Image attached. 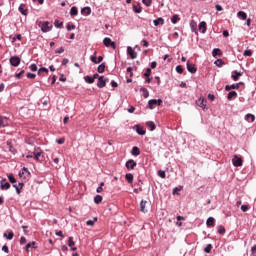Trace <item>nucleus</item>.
I'll list each match as a JSON object with an SVG mask.
<instances>
[{"instance_id": "obj_1", "label": "nucleus", "mask_w": 256, "mask_h": 256, "mask_svg": "<svg viewBox=\"0 0 256 256\" xmlns=\"http://www.w3.org/2000/svg\"><path fill=\"white\" fill-rule=\"evenodd\" d=\"M39 27L41 28V31L43 33H49V31H51V29H53V25L46 21V22H39Z\"/></svg>"}, {"instance_id": "obj_2", "label": "nucleus", "mask_w": 256, "mask_h": 256, "mask_svg": "<svg viewBox=\"0 0 256 256\" xmlns=\"http://www.w3.org/2000/svg\"><path fill=\"white\" fill-rule=\"evenodd\" d=\"M43 155V150L39 147H35L33 150V157L35 161H41V156Z\"/></svg>"}, {"instance_id": "obj_3", "label": "nucleus", "mask_w": 256, "mask_h": 256, "mask_svg": "<svg viewBox=\"0 0 256 256\" xmlns=\"http://www.w3.org/2000/svg\"><path fill=\"white\" fill-rule=\"evenodd\" d=\"M10 65H12V67H19V65H21V58L19 56L10 57Z\"/></svg>"}, {"instance_id": "obj_4", "label": "nucleus", "mask_w": 256, "mask_h": 256, "mask_svg": "<svg viewBox=\"0 0 256 256\" xmlns=\"http://www.w3.org/2000/svg\"><path fill=\"white\" fill-rule=\"evenodd\" d=\"M103 44L105 45V47H112V49H117V45L109 37L104 38Z\"/></svg>"}, {"instance_id": "obj_5", "label": "nucleus", "mask_w": 256, "mask_h": 256, "mask_svg": "<svg viewBox=\"0 0 256 256\" xmlns=\"http://www.w3.org/2000/svg\"><path fill=\"white\" fill-rule=\"evenodd\" d=\"M163 103V100L161 99H152V100H149L148 102V106H149V109H154L155 105H158V107H161V104Z\"/></svg>"}, {"instance_id": "obj_6", "label": "nucleus", "mask_w": 256, "mask_h": 256, "mask_svg": "<svg viewBox=\"0 0 256 256\" xmlns=\"http://www.w3.org/2000/svg\"><path fill=\"white\" fill-rule=\"evenodd\" d=\"M232 163L234 167H241L243 165V159L239 158V156L235 155L232 159Z\"/></svg>"}, {"instance_id": "obj_7", "label": "nucleus", "mask_w": 256, "mask_h": 256, "mask_svg": "<svg viewBox=\"0 0 256 256\" xmlns=\"http://www.w3.org/2000/svg\"><path fill=\"white\" fill-rule=\"evenodd\" d=\"M0 187L2 191H7L11 188V184H9V182H7V179L4 178L0 181Z\"/></svg>"}, {"instance_id": "obj_8", "label": "nucleus", "mask_w": 256, "mask_h": 256, "mask_svg": "<svg viewBox=\"0 0 256 256\" xmlns=\"http://www.w3.org/2000/svg\"><path fill=\"white\" fill-rule=\"evenodd\" d=\"M196 105L201 107V109H207V100H205V98H199L196 101Z\"/></svg>"}, {"instance_id": "obj_9", "label": "nucleus", "mask_w": 256, "mask_h": 256, "mask_svg": "<svg viewBox=\"0 0 256 256\" xmlns=\"http://www.w3.org/2000/svg\"><path fill=\"white\" fill-rule=\"evenodd\" d=\"M127 53L131 57V59H137V52H135V50H133L131 46L127 47Z\"/></svg>"}, {"instance_id": "obj_10", "label": "nucleus", "mask_w": 256, "mask_h": 256, "mask_svg": "<svg viewBox=\"0 0 256 256\" xmlns=\"http://www.w3.org/2000/svg\"><path fill=\"white\" fill-rule=\"evenodd\" d=\"M106 83H105V77L104 76H100L99 80L97 82V87H99V89H103V87H106Z\"/></svg>"}, {"instance_id": "obj_11", "label": "nucleus", "mask_w": 256, "mask_h": 256, "mask_svg": "<svg viewBox=\"0 0 256 256\" xmlns=\"http://www.w3.org/2000/svg\"><path fill=\"white\" fill-rule=\"evenodd\" d=\"M137 167V162L135 160H128L126 162V169H135Z\"/></svg>"}, {"instance_id": "obj_12", "label": "nucleus", "mask_w": 256, "mask_h": 256, "mask_svg": "<svg viewBox=\"0 0 256 256\" xmlns=\"http://www.w3.org/2000/svg\"><path fill=\"white\" fill-rule=\"evenodd\" d=\"M68 246L71 248V251H77V247H75V241L71 236L68 238Z\"/></svg>"}, {"instance_id": "obj_13", "label": "nucleus", "mask_w": 256, "mask_h": 256, "mask_svg": "<svg viewBox=\"0 0 256 256\" xmlns=\"http://www.w3.org/2000/svg\"><path fill=\"white\" fill-rule=\"evenodd\" d=\"M187 70L189 73H197V68L195 67V64L187 62Z\"/></svg>"}, {"instance_id": "obj_14", "label": "nucleus", "mask_w": 256, "mask_h": 256, "mask_svg": "<svg viewBox=\"0 0 256 256\" xmlns=\"http://www.w3.org/2000/svg\"><path fill=\"white\" fill-rule=\"evenodd\" d=\"M13 187L16 189V192L18 195H21V189H23V187H25V183L20 182L18 185H13Z\"/></svg>"}, {"instance_id": "obj_15", "label": "nucleus", "mask_w": 256, "mask_h": 256, "mask_svg": "<svg viewBox=\"0 0 256 256\" xmlns=\"http://www.w3.org/2000/svg\"><path fill=\"white\" fill-rule=\"evenodd\" d=\"M135 128H136V133H138V135H145V133H147L144 127L136 125Z\"/></svg>"}, {"instance_id": "obj_16", "label": "nucleus", "mask_w": 256, "mask_h": 256, "mask_svg": "<svg viewBox=\"0 0 256 256\" xmlns=\"http://www.w3.org/2000/svg\"><path fill=\"white\" fill-rule=\"evenodd\" d=\"M242 76H243V72H237L236 70L232 74V79L233 81H239V77H242Z\"/></svg>"}, {"instance_id": "obj_17", "label": "nucleus", "mask_w": 256, "mask_h": 256, "mask_svg": "<svg viewBox=\"0 0 256 256\" xmlns=\"http://www.w3.org/2000/svg\"><path fill=\"white\" fill-rule=\"evenodd\" d=\"M147 201H145V200H142L141 201V203H140V211L142 212V213H147V209H146V207H147Z\"/></svg>"}, {"instance_id": "obj_18", "label": "nucleus", "mask_w": 256, "mask_h": 256, "mask_svg": "<svg viewBox=\"0 0 256 256\" xmlns=\"http://www.w3.org/2000/svg\"><path fill=\"white\" fill-rule=\"evenodd\" d=\"M199 31L202 33H207V23L205 21L199 24Z\"/></svg>"}, {"instance_id": "obj_19", "label": "nucleus", "mask_w": 256, "mask_h": 256, "mask_svg": "<svg viewBox=\"0 0 256 256\" xmlns=\"http://www.w3.org/2000/svg\"><path fill=\"white\" fill-rule=\"evenodd\" d=\"M9 125V120L0 116V127H7Z\"/></svg>"}, {"instance_id": "obj_20", "label": "nucleus", "mask_w": 256, "mask_h": 256, "mask_svg": "<svg viewBox=\"0 0 256 256\" xmlns=\"http://www.w3.org/2000/svg\"><path fill=\"white\" fill-rule=\"evenodd\" d=\"M207 227H215V218L209 217L206 221Z\"/></svg>"}, {"instance_id": "obj_21", "label": "nucleus", "mask_w": 256, "mask_h": 256, "mask_svg": "<svg viewBox=\"0 0 256 256\" xmlns=\"http://www.w3.org/2000/svg\"><path fill=\"white\" fill-rule=\"evenodd\" d=\"M146 127H148L150 131H155L156 129L155 122L153 121L146 122Z\"/></svg>"}, {"instance_id": "obj_22", "label": "nucleus", "mask_w": 256, "mask_h": 256, "mask_svg": "<svg viewBox=\"0 0 256 256\" xmlns=\"http://www.w3.org/2000/svg\"><path fill=\"white\" fill-rule=\"evenodd\" d=\"M237 17H239V19H242V21H246L247 19V13H245L244 11H239L237 13Z\"/></svg>"}, {"instance_id": "obj_23", "label": "nucleus", "mask_w": 256, "mask_h": 256, "mask_svg": "<svg viewBox=\"0 0 256 256\" xmlns=\"http://www.w3.org/2000/svg\"><path fill=\"white\" fill-rule=\"evenodd\" d=\"M132 155H134L135 157L141 155V150L139 149V147L134 146V147L132 148Z\"/></svg>"}, {"instance_id": "obj_24", "label": "nucleus", "mask_w": 256, "mask_h": 256, "mask_svg": "<svg viewBox=\"0 0 256 256\" xmlns=\"http://www.w3.org/2000/svg\"><path fill=\"white\" fill-rule=\"evenodd\" d=\"M155 27H158V25H163L165 23V20L162 17H159L158 19L153 21Z\"/></svg>"}, {"instance_id": "obj_25", "label": "nucleus", "mask_w": 256, "mask_h": 256, "mask_svg": "<svg viewBox=\"0 0 256 256\" xmlns=\"http://www.w3.org/2000/svg\"><path fill=\"white\" fill-rule=\"evenodd\" d=\"M231 89H239V84L226 85L225 91H231Z\"/></svg>"}, {"instance_id": "obj_26", "label": "nucleus", "mask_w": 256, "mask_h": 256, "mask_svg": "<svg viewBox=\"0 0 256 256\" xmlns=\"http://www.w3.org/2000/svg\"><path fill=\"white\" fill-rule=\"evenodd\" d=\"M235 98H237V92L231 91L228 93V96H227L228 101H231V99H235Z\"/></svg>"}, {"instance_id": "obj_27", "label": "nucleus", "mask_w": 256, "mask_h": 256, "mask_svg": "<svg viewBox=\"0 0 256 256\" xmlns=\"http://www.w3.org/2000/svg\"><path fill=\"white\" fill-rule=\"evenodd\" d=\"M78 13H79V10H77V7L73 6V7L70 9V15H71V17L77 16Z\"/></svg>"}, {"instance_id": "obj_28", "label": "nucleus", "mask_w": 256, "mask_h": 256, "mask_svg": "<svg viewBox=\"0 0 256 256\" xmlns=\"http://www.w3.org/2000/svg\"><path fill=\"white\" fill-rule=\"evenodd\" d=\"M37 243L36 242H30L26 245V251H29V249H37Z\"/></svg>"}, {"instance_id": "obj_29", "label": "nucleus", "mask_w": 256, "mask_h": 256, "mask_svg": "<svg viewBox=\"0 0 256 256\" xmlns=\"http://www.w3.org/2000/svg\"><path fill=\"white\" fill-rule=\"evenodd\" d=\"M82 15H91V8L90 7H84L81 10Z\"/></svg>"}, {"instance_id": "obj_30", "label": "nucleus", "mask_w": 256, "mask_h": 256, "mask_svg": "<svg viewBox=\"0 0 256 256\" xmlns=\"http://www.w3.org/2000/svg\"><path fill=\"white\" fill-rule=\"evenodd\" d=\"M144 99H147L149 97V90H147V88H141L140 89Z\"/></svg>"}, {"instance_id": "obj_31", "label": "nucleus", "mask_w": 256, "mask_h": 256, "mask_svg": "<svg viewBox=\"0 0 256 256\" xmlns=\"http://www.w3.org/2000/svg\"><path fill=\"white\" fill-rule=\"evenodd\" d=\"M217 55H219V56H222V55H223V53H221V49H219V48H215V49L212 51V56H213V57H217Z\"/></svg>"}, {"instance_id": "obj_32", "label": "nucleus", "mask_w": 256, "mask_h": 256, "mask_svg": "<svg viewBox=\"0 0 256 256\" xmlns=\"http://www.w3.org/2000/svg\"><path fill=\"white\" fill-rule=\"evenodd\" d=\"M246 121H248V123H253V121H255V115L247 114L246 115Z\"/></svg>"}, {"instance_id": "obj_33", "label": "nucleus", "mask_w": 256, "mask_h": 256, "mask_svg": "<svg viewBox=\"0 0 256 256\" xmlns=\"http://www.w3.org/2000/svg\"><path fill=\"white\" fill-rule=\"evenodd\" d=\"M19 11L22 15H27V9L25 8V4H21L19 6Z\"/></svg>"}, {"instance_id": "obj_34", "label": "nucleus", "mask_w": 256, "mask_h": 256, "mask_svg": "<svg viewBox=\"0 0 256 256\" xmlns=\"http://www.w3.org/2000/svg\"><path fill=\"white\" fill-rule=\"evenodd\" d=\"M101 201H103V196L101 195H96L94 197V203H96L97 205H99V203H101Z\"/></svg>"}, {"instance_id": "obj_35", "label": "nucleus", "mask_w": 256, "mask_h": 256, "mask_svg": "<svg viewBox=\"0 0 256 256\" xmlns=\"http://www.w3.org/2000/svg\"><path fill=\"white\" fill-rule=\"evenodd\" d=\"M84 81H86V83H89L90 85L95 83V80L93 77H90V76H85L84 77Z\"/></svg>"}, {"instance_id": "obj_36", "label": "nucleus", "mask_w": 256, "mask_h": 256, "mask_svg": "<svg viewBox=\"0 0 256 256\" xmlns=\"http://www.w3.org/2000/svg\"><path fill=\"white\" fill-rule=\"evenodd\" d=\"M125 179H126V181H128V183H130V184L133 183V174H131V173L126 174Z\"/></svg>"}, {"instance_id": "obj_37", "label": "nucleus", "mask_w": 256, "mask_h": 256, "mask_svg": "<svg viewBox=\"0 0 256 256\" xmlns=\"http://www.w3.org/2000/svg\"><path fill=\"white\" fill-rule=\"evenodd\" d=\"M98 73H105V63H102L97 68Z\"/></svg>"}, {"instance_id": "obj_38", "label": "nucleus", "mask_w": 256, "mask_h": 256, "mask_svg": "<svg viewBox=\"0 0 256 256\" xmlns=\"http://www.w3.org/2000/svg\"><path fill=\"white\" fill-rule=\"evenodd\" d=\"M179 20H180V18H179V15H177V14L173 15L172 18H171V21H172V23H173L174 25H175L176 23H178Z\"/></svg>"}, {"instance_id": "obj_39", "label": "nucleus", "mask_w": 256, "mask_h": 256, "mask_svg": "<svg viewBox=\"0 0 256 256\" xmlns=\"http://www.w3.org/2000/svg\"><path fill=\"white\" fill-rule=\"evenodd\" d=\"M224 64L225 62H223L222 59H218L214 62V65H216L217 67H223Z\"/></svg>"}, {"instance_id": "obj_40", "label": "nucleus", "mask_w": 256, "mask_h": 256, "mask_svg": "<svg viewBox=\"0 0 256 256\" xmlns=\"http://www.w3.org/2000/svg\"><path fill=\"white\" fill-rule=\"evenodd\" d=\"M8 180H9L10 183H12V184L17 183V179H15V176H13V174H10V175L8 176Z\"/></svg>"}, {"instance_id": "obj_41", "label": "nucleus", "mask_w": 256, "mask_h": 256, "mask_svg": "<svg viewBox=\"0 0 256 256\" xmlns=\"http://www.w3.org/2000/svg\"><path fill=\"white\" fill-rule=\"evenodd\" d=\"M96 221H97V218H94V220H88L86 222V225H88V227H93V225H95Z\"/></svg>"}, {"instance_id": "obj_42", "label": "nucleus", "mask_w": 256, "mask_h": 256, "mask_svg": "<svg viewBox=\"0 0 256 256\" xmlns=\"http://www.w3.org/2000/svg\"><path fill=\"white\" fill-rule=\"evenodd\" d=\"M54 26L57 27L58 29H61V27H63V22H60L59 20H55Z\"/></svg>"}, {"instance_id": "obj_43", "label": "nucleus", "mask_w": 256, "mask_h": 256, "mask_svg": "<svg viewBox=\"0 0 256 256\" xmlns=\"http://www.w3.org/2000/svg\"><path fill=\"white\" fill-rule=\"evenodd\" d=\"M211 249H213V245L208 244V245L204 248V252H205V253H211Z\"/></svg>"}, {"instance_id": "obj_44", "label": "nucleus", "mask_w": 256, "mask_h": 256, "mask_svg": "<svg viewBox=\"0 0 256 256\" xmlns=\"http://www.w3.org/2000/svg\"><path fill=\"white\" fill-rule=\"evenodd\" d=\"M42 73H49V69L42 67L38 70V75H41Z\"/></svg>"}, {"instance_id": "obj_45", "label": "nucleus", "mask_w": 256, "mask_h": 256, "mask_svg": "<svg viewBox=\"0 0 256 256\" xmlns=\"http://www.w3.org/2000/svg\"><path fill=\"white\" fill-rule=\"evenodd\" d=\"M4 237H6L7 239H9L11 241V239H13L14 234L13 231H10L7 235V233H4Z\"/></svg>"}, {"instance_id": "obj_46", "label": "nucleus", "mask_w": 256, "mask_h": 256, "mask_svg": "<svg viewBox=\"0 0 256 256\" xmlns=\"http://www.w3.org/2000/svg\"><path fill=\"white\" fill-rule=\"evenodd\" d=\"M133 11H134V13H141V6L134 5L133 6Z\"/></svg>"}, {"instance_id": "obj_47", "label": "nucleus", "mask_w": 256, "mask_h": 256, "mask_svg": "<svg viewBox=\"0 0 256 256\" xmlns=\"http://www.w3.org/2000/svg\"><path fill=\"white\" fill-rule=\"evenodd\" d=\"M218 233L220 234V235H225V227H223V226H218Z\"/></svg>"}, {"instance_id": "obj_48", "label": "nucleus", "mask_w": 256, "mask_h": 256, "mask_svg": "<svg viewBox=\"0 0 256 256\" xmlns=\"http://www.w3.org/2000/svg\"><path fill=\"white\" fill-rule=\"evenodd\" d=\"M90 59H91L92 63H95V64L98 63V62H97V51L94 52V55L91 56Z\"/></svg>"}, {"instance_id": "obj_49", "label": "nucleus", "mask_w": 256, "mask_h": 256, "mask_svg": "<svg viewBox=\"0 0 256 256\" xmlns=\"http://www.w3.org/2000/svg\"><path fill=\"white\" fill-rule=\"evenodd\" d=\"M142 3L146 5V7H151L153 0H142Z\"/></svg>"}, {"instance_id": "obj_50", "label": "nucleus", "mask_w": 256, "mask_h": 256, "mask_svg": "<svg viewBox=\"0 0 256 256\" xmlns=\"http://www.w3.org/2000/svg\"><path fill=\"white\" fill-rule=\"evenodd\" d=\"M244 57H251L253 55V51L251 50H245L243 53Z\"/></svg>"}, {"instance_id": "obj_51", "label": "nucleus", "mask_w": 256, "mask_h": 256, "mask_svg": "<svg viewBox=\"0 0 256 256\" xmlns=\"http://www.w3.org/2000/svg\"><path fill=\"white\" fill-rule=\"evenodd\" d=\"M144 77H147V78L151 77V68L146 69V72L144 73Z\"/></svg>"}, {"instance_id": "obj_52", "label": "nucleus", "mask_w": 256, "mask_h": 256, "mask_svg": "<svg viewBox=\"0 0 256 256\" xmlns=\"http://www.w3.org/2000/svg\"><path fill=\"white\" fill-rule=\"evenodd\" d=\"M158 175H159V177H161V179H165V177H166L165 171H163V170H159Z\"/></svg>"}, {"instance_id": "obj_53", "label": "nucleus", "mask_w": 256, "mask_h": 256, "mask_svg": "<svg viewBox=\"0 0 256 256\" xmlns=\"http://www.w3.org/2000/svg\"><path fill=\"white\" fill-rule=\"evenodd\" d=\"M25 174H26L28 177H29V175H31V173L29 172V169H27V168L24 167V168L22 169V175H25Z\"/></svg>"}, {"instance_id": "obj_54", "label": "nucleus", "mask_w": 256, "mask_h": 256, "mask_svg": "<svg viewBox=\"0 0 256 256\" xmlns=\"http://www.w3.org/2000/svg\"><path fill=\"white\" fill-rule=\"evenodd\" d=\"M26 77H27L28 79H35L36 75L33 74V73H31V72H28V73L26 74Z\"/></svg>"}, {"instance_id": "obj_55", "label": "nucleus", "mask_w": 256, "mask_h": 256, "mask_svg": "<svg viewBox=\"0 0 256 256\" xmlns=\"http://www.w3.org/2000/svg\"><path fill=\"white\" fill-rule=\"evenodd\" d=\"M24 73H25V70H21L20 73L15 75L16 79H21V76H23Z\"/></svg>"}, {"instance_id": "obj_56", "label": "nucleus", "mask_w": 256, "mask_h": 256, "mask_svg": "<svg viewBox=\"0 0 256 256\" xmlns=\"http://www.w3.org/2000/svg\"><path fill=\"white\" fill-rule=\"evenodd\" d=\"M25 243H27V238H25V236H22L20 238V245H25Z\"/></svg>"}, {"instance_id": "obj_57", "label": "nucleus", "mask_w": 256, "mask_h": 256, "mask_svg": "<svg viewBox=\"0 0 256 256\" xmlns=\"http://www.w3.org/2000/svg\"><path fill=\"white\" fill-rule=\"evenodd\" d=\"M241 210L245 213V212L249 211V206L248 205H242Z\"/></svg>"}, {"instance_id": "obj_58", "label": "nucleus", "mask_w": 256, "mask_h": 256, "mask_svg": "<svg viewBox=\"0 0 256 256\" xmlns=\"http://www.w3.org/2000/svg\"><path fill=\"white\" fill-rule=\"evenodd\" d=\"M176 71L178 72V73H183V66H181V65H178L177 67H176Z\"/></svg>"}, {"instance_id": "obj_59", "label": "nucleus", "mask_w": 256, "mask_h": 256, "mask_svg": "<svg viewBox=\"0 0 256 256\" xmlns=\"http://www.w3.org/2000/svg\"><path fill=\"white\" fill-rule=\"evenodd\" d=\"M66 29H67V31H71V29H75V25H71V24H68L67 26H66Z\"/></svg>"}, {"instance_id": "obj_60", "label": "nucleus", "mask_w": 256, "mask_h": 256, "mask_svg": "<svg viewBox=\"0 0 256 256\" xmlns=\"http://www.w3.org/2000/svg\"><path fill=\"white\" fill-rule=\"evenodd\" d=\"M58 145H63L65 143V138H60L57 140Z\"/></svg>"}, {"instance_id": "obj_61", "label": "nucleus", "mask_w": 256, "mask_h": 256, "mask_svg": "<svg viewBox=\"0 0 256 256\" xmlns=\"http://www.w3.org/2000/svg\"><path fill=\"white\" fill-rule=\"evenodd\" d=\"M30 69L31 71H37V64H31Z\"/></svg>"}, {"instance_id": "obj_62", "label": "nucleus", "mask_w": 256, "mask_h": 256, "mask_svg": "<svg viewBox=\"0 0 256 256\" xmlns=\"http://www.w3.org/2000/svg\"><path fill=\"white\" fill-rule=\"evenodd\" d=\"M2 251H4V253H9V247H7V245H4L2 247Z\"/></svg>"}, {"instance_id": "obj_63", "label": "nucleus", "mask_w": 256, "mask_h": 256, "mask_svg": "<svg viewBox=\"0 0 256 256\" xmlns=\"http://www.w3.org/2000/svg\"><path fill=\"white\" fill-rule=\"evenodd\" d=\"M208 99H209L210 101H215V95H213V94H208Z\"/></svg>"}, {"instance_id": "obj_64", "label": "nucleus", "mask_w": 256, "mask_h": 256, "mask_svg": "<svg viewBox=\"0 0 256 256\" xmlns=\"http://www.w3.org/2000/svg\"><path fill=\"white\" fill-rule=\"evenodd\" d=\"M252 255L256 254V245L251 248Z\"/></svg>"}]
</instances>
